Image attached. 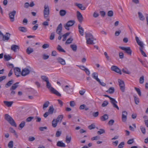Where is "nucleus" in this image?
Instances as JSON below:
<instances>
[{"mask_svg":"<svg viewBox=\"0 0 148 148\" xmlns=\"http://www.w3.org/2000/svg\"><path fill=\"white\" fill-rule=\"evenodd\" d=\"M46 82V86L47 88L52 93L55 94L58 96H61V94L57 90H55L53 87H51V84L49 82V80Z\"/></svg>","mask_w":148,"mask_h":148,"instance_id":"1","label":"nucleus"},{"mask_svg":"<svg viewBox=\"0 0 148 148\" xmlns=\"http://www.w3.org/2000/svg\"><path fill=\"white\" fill-rule=\"evenodd\" d=\"M85 38L86 40V43L88 44H94L93 40H96L93 37L92 34L90 33H85Z\"/></svg>","mask_w":148,"mask_h":148,"instance_id":"2","label":"nucleus"},{"mask_svg":"<svg viewBox=\"0 0 148 148\" xmlns=\"http://www.w3.org/2000/svg\"><path fill=\"white\" fill-rule=\"evenodd\" d=\"M135 39L138 44L140 46L139 49L142 55L144 57H147L146 54L143 50V43L139 40V38L137 36L136 37Z\"/></svg>","mask_w":148,"mask_h":148,"instance_id":"3","label":"nucleus"},{"mask_svg":"<svg viewBox=\"0 0 148 148\" xmlns=\"http://www.w3.org/2000/svg\"><path fill=\"white\" fill-rule=\"evenodd\" d=\"M4 117L5 119L12 126L15 127H16V124L14 120L8 114H5L4 116Z\"/></svg>","mask_w":148,"mask_h":148,"instance_id":"4","label":"nucleus"},{"mask_svg":"<svg viewBox=\"0 0 148 148\" xmlns=\"http://www.w3.org/2000/svg\"><path fill=\"white\" fill-rule=\"evenodd\" d=\"M44 10H43L44 16L45 18L47 19V21H49L50 19L47 18L49 14V10L48 5H45L44 6Z\"/></svg>","mask_w":148,"mask_h":148,"instance_id":"5","label":"nucleus"},{"mask_svg":"<svg viewBox=\"0 0 148 148\" xmlns=\"http://www.w3.org/2000/svg\"><path fill=\"white\" fill-rule=\"evenodd\" d=\"M19 82H17L15 84H13L12 86L11 87L10 90L11 92L10 94V95L11 96H12L14 95L16 93V92L14 90L16 89L18 86V84Z\"/></svg>","mask_w":148,"mask_h":148,"instance_id":"6","label":"nucleus"},{"mask_svg":"<svg viewBox=\"0 0 148 148\" xmlns=\"http://www.w3.org/2000/svg\"><path fill=\"white\" fill-rule=\"evenodd\" d=\"M119 48L125 51V52L128 54L130 55H131L132 51L130 47L119 46Z\"/></svg>","mask_w":148,"mask_h":148,"instance_id":"7","label":"nucleus"},{"mask_svg":"<svg viewBox=\"0 0 148 148\" xmlns=\"http://www.w3.org/2000/svg\"><path fill=\"white\" fill-rule=\"evenodd\" d=\"M75 23V21L74 20H70L67 23L64 27L66 30H69V27L73 26Z\"/></svg>","mask_w":148,"mask_h":148,"instance_id":"8","label":"nucleus"},{"mask_svg":"<svg viewBox=\"0 0 148 148\" xmlns=\"http://www.w3.org/2000/svg\"><path fill=\"white\" fill-rule=\"evenodd\" d=\"M118 81L120 90L122 92H124L125 90V84L124 82L119 79H118Z\"/></svg>","mask_w":148,"mask_h":148,"instance_id":"9","label":"nucleus"},{"mask_svg":"<svg viewBox=\"0 0 148 148\" xmlns=\"http://www.w3.org/2000/svg\"><path fill=\"white\" fill-rule=\"evenodd\" d=\"M110 102L113 107L116 108L117 110H119V108L118 106H117L116 103H117V102L116 101L115 99L112 97L110 98Z\"/></svg>","mask_w":148,"mask_h":148,"instance_id":"10","label":"nucleus"},{"mask_svg":"<svg viewBox=\"0 0 148 148\" xmlns=\"http://www.w3.org/2000/svg\"><path fill=\"white\" fill-rule=\"evenodd\" d=\"M16 13V11L15 10H13L12 12H9V15L10 21L13 22L14 20V16Z\"/></svg>","mask_w":148,"mask_h":148,"instance_id":"11","label":"nucleus"},{"mask_svg":"<svg viewBox=\"0 0 148 148\" xmlns=\"http://www.w3.org/2000/svg\"><path fill=\"white\" fill-rule=\"evenodd\" d=\"M111 69L112 71L119 74L120 75L122 74L121 70L117 66H112L111 67Z\"/></svg>","mask_w":148,"mask_h":148,"instance_id":"12","label":"nucleus"},{"mask_svg":"<svg viewBox=\"0 0 148 148\" xmlns=\"http://www.w3.org/2000/svg\"><path fill=\"white\" fill-rule=\"evenodd\" d=\"M127 113L126 111H123L122 114V120L123 122H125L127 119Z\"/></svg>","mask_w":148,"mask_h":148,"instance_id":"13","label":"nucleus"},{"mask_svg":"<svg viewBox=\"0 0 148 148\" xmlns=\"http://www.w3.org/2000/svg\"><path fill=\"white\" fill-rule=\"evenodd\" d=\"M15 74L17 77L20 76L21 74V69L18 67H15L14 68Z\"/></svg>","mask_w":148,"mask_h":148,"instance_id":"14","label":"nucleus"},{"mask_svg":"<svg viewBox=\"0 0 148 148\" xmlns=\"http://www.w3.org/2000/svg\"><path fill=\"white\" fill-rule=\"evenodd\" d=\"M30 72V70L27 68H25L22 70L21 75L23 76H25L28 75Z\"/></svg>","mask_w":148,"mask_h":148,"instance_id":"15","label":"nucleus"},{"mask_svg":"<svg viewBox=\"0 0 148 148\" xmlns=\"http://www.w3.org/2000/svg\"><path fill=\"white\" fill-rule=\"evenodd\" d=\"M77 16L78 21L82 23L83 20V17L79 11L77 12Z\"/></svg>","mask_w":148,"mask_h":148,"instance_id":"16","label":"nucleus"},{"mask_svg":"<svg viewBox=\"0 0 148 148\" xmlns=\"http://www.w3.org/2000/svg\"><path fill=\"white\" fill-rule=\"evenodd\" d=\"M62 30V24L60 23L58 26L56 30V32L58 34H61V32Z\"/></svg>","mask_w":148,"mask_h":148,"instance_id":"17","label":"nucleus"},{"mask_svg":"<svg viewBox=\"0 0 148 148\" xmlns=\"http://www.w3.org/2000/svg\"><path fill=\"white\" fill-rule=\"evenodd\" d=\"M58 62L62 65H64L66 64L65 60L60 57H58L56 59Z\"/></svg>","mask_w":148,"mask_h":148,"instance_id":"18","label":"nucleus"},{"mask_svg":"<svg viewBox=\"0 0 148 148\" xmlns=\"http://www.w3.org/2000/svg\"><path fill=\"white\" fill-rule=\"evenodd\" d=\"M10 34L8 33H6L5 35H3V41L8 40L9 39Z\"/></svg>","mask_w":148,"mask_h":148,"instance_id":"19","label":"nucleus"},{"mask_svg":"<svg viewBox=\"0 0 148 148\" xmlns=\"http://www.w3.org/2000/svg\"><path fill=\"white\" fill-rule=\"evenodd\" d=\"M19 47L18 46L16 45H13L11 47V49L14 52L17 51V50H18Z\"/></svg>","mask_w":148,"mask_h":148,"instance_id":"20","label":"nucleus"},{"mask_svg":"<svg viewBox=\"0 0 148 148\" xmlns=\"http://www.w3.org/2000/svg\"><path fill=\"white\" fill-rule=\"evenodd\" d=\"M92 78L96 80L97 82H99V79L98 77V74L97 73H93L92 74Z\"/></svg>","mask_w":148,"mask_h":148,"instance_id":"21","label":"nucleus"},{"mask_svg":"<svg viewBox=\"0 0 148 148\" xmlns=\"http://www.w3.org/2000/svg\"><path fill=\"white\" fill-rule=\"evenodd\" d=\"M56 145L58 147H66L65 144L62 141H58Z\"/></svg>","mask_w":148,"mask_h":148,"instance_id":"22","label":"nucleus"},{"mask_svg":"<svg viewBox=\"0 0 148 148\" xmlns=\"http://www.w3.org/2000/svg\"><path fill=\"white\" fill-rule=\"evenodd\" d=\"M14 82V81L13 79H11V80L9 81L5 85V87L8 88L10 87L11 85L13 84Z\"/></svg>","mask_w":148,"mask_h":148,"instance_id":"23","label":"nucleus"},{"mask_svg":"<svg viewBox=\"0 0 148 148\" xmlns=\"http://www.w3.org/2000/svg\"><path fill=\"white\" fill-rule=\"evenodd\" d=\"M78 29L80 35L82 36L84 35V29L81 27L80 25H78Z\"/></svg>","mask_w":148,"mask_h":148,"instance_id":"24","label":"nucleus"},{"mask_svg":"<svg viewBox=\"0 0 148 148\" xmlns=\"http://www.w3.org/2000/svg\"><path fill=\"white\" fill-rule=\"evenodd\" d=\"M3 103L8 107H11L13 103L12 101H3Z\"/></svg>","mask_w":148,"mask_h":148,"instance_id":"25","label":"nucleus"},{"mask_svg":"<svg viewBox=\"0 0 148 148\" xmlns=\"http://www.w3.org/2000/svg\"><path fill=\"white\" fill-rule=\"evenodd\" d=\"M138 14L140 19L141 21H144L145 19V18L142 13L140 12H139Z\"/></svg>","mask_w":148,"mask_h":148,"instance_id":"26","label":"nucleus"},{"mask_svg":"<svg viewBox=\"0 0 148 148\" xmlns=\"http://www.w3.org/2000/svg\"><path fill=\"white\" fill-rule=\"evenodd\" d=\"M54 110V108L53 106H52L49 107V108L48 110V112L49 114H53V111Z\"/></svg>","mask_w":148,"mask_h":148,"instance_id":"27","label":"nucleus"},{"mask_svg":"<svg viewBox=\"0 0 148 148\" xmlns=\"http://www.w3.org/2000/svg\"><path fill=\"white\" fill-rule=\"evenodd\" d=\"M58 122L56 119H53L52 121V126L54 127H56L57 125Z\"/></svg>","mask_w":148,"mask_h":148,"instance_id":"28","label":"nucleus"},{"mask_svg":"<svg viewBox=\"0 0 148 148\" xmlns=\"http://www.w3.org/2000/svg\"><path fill=\"white\" fill-rule=\"evenodd\" d=\"M49 102L47 101L45 102L43 104V109L44 110H45L49 106Z\"/></svg>","mask_w":148,"mask_h":148,"instance_id":"29","label":"nucleus"},{"mask_svg":"<svg viewBox=\"0 0 148 148\" xmlns=\"http://www.w3.org/2000/svg\"><path fill=\"white\" fill-rule=\"evenodd\" d=\"M25 121H22L19 125V129L20 130H22V128L25 126Z\"/></svg>","mask_w":148,"mask_h":148,"instance_id":"30","label":"nucleus"},{"mask_svg":"<svg viewBox=\"0 0 148 148\" xmlns=\"http://www.w3.org/2000/svg\"><path fill=\"white\" fill-rule=\"evenodd\" d=\"M34 51L33 49L31 47L27 48L26 49V53L28 54H30Z\"/></svg>","mask_w":148,"mask_h":148,"instance_id":"31","label":"nucleus"},{"mask_svg":"<svg viewBox=\"0 0 148 148\" xmlns=\"http://www.w3.org/2000/svg\"><path fill=\"white\" fill-rule=\"evenodd\" d=\"M76 5L77 6L79 9L82 10H85L86 8L83 7L82 5L80 3H76Z\"/></svg>","mask_w":148,"mask_h":148,"instance_id":"32","label":"nucleus"},{"mask_svg":"<svg viewBox=\"0 0 148 148\" xmlns=\"http://www.w3.org/2000/svg\"><path fill=\"white\" fill-rule=\"evenodd\" d=\"M57 49L60 52H63L64 53L66 52L65 50L62 49L61 46L59 45L58 46Z\"/></svg>","mask_w":148,"mask_h":148,"instance_id":"33","label":"nucleus"},{"mask_svg":"<svg viewBox=\"0 0 148 148\" xmlns=\"http://www.w3.org/2000/svg\"><path fill=\"white\" fill-rule=\"evenodd\" d=\"M114 89L113 87H111L109 88L108 90H107L106 92L110 94H112L114 92Z\"/></svg>","mask_w":148,"mask_h":148,"instance_id":"34","label":"nucleus"},{"mask_svg":"<svg viewBox=\"0 0 148 148\" xmlns=\"http://www.w3.org/2000/svg\"><path fill=\"white\" fill-rule=\"evenodd\" d=\"M108 116L107 114H105L101 117V119L102 121H105L108 119Z\"/></svg>","mask_w":148,"mask_h":148,"instance_id":"35","label":"nucleus"},{"mask_svg":"<svg viewBox=\"0 0 148 148\" xmlns=\"http://www.w3.org/2000/svg\"><path fill=\"white\" fill-rule=\"evenodd\" d=\"M66 10H61L60 11V14L62 16H64L66 14Z\"/></svg>","mask_w":148,"mask_h":148,"instance_id":"36","label":"nucleus"},{"mask_svg":"<svg viewBox=\"0 0 148 148\" xmlns=\"http://www.w3.org/2000/svg\"><path fill=\"white\" fill-rule=\"evenodd\" d=\"M70 47L75 52L76 51L77 49L76 45L75 44L71 45H70Z\"/></svg>","mask_w":148,"mask_h":148,"instance_id":"37","label":"nucleus"},{"mask_svg":"<svg viewBox=\"0 0 148 148\" xmlns=\"http://www.w3.org/2000/svg\"><path fill=\"white\" fill-rule=\"evenodd\" d=\"M18 29L19 31L22 32H25L27 31V28L24 27H19L18 28Z\"/></svg>","mask_w":148,"mask_h":148,"instance_id":"38","label":"nucleus"},{"mask_svg":"<svg viewBox=\"0 0 148 148\" xmlns=\"http://www.w3.org/2000/svg\"><path fill=\"white\" fill-rule=\"evenodd\" d=\"M10 131L12 133H13L14 134V135H15L16 137V138L18 137V136L15 130H14L12 128H10Z\"/></svg>","mask_w":148,"mask_h":148,"instance_id":"39","label":"nucleus"},{"mask_svg":"<svg viewBox=\"0 0 148 148\" xmlns=\"http://www.w3.org/2000/svg\"><path fill=\"white\" fill-rule=\"evenodd\" d=\"M70 34V33L69 32H67L65 34L63 35H62V37H63L62 40L63 41H64L66 40V37L69 35Z\"/></svg>","mask_w":148,"mask_h":148,"instance_id":"40","label":"nucleus"},{"mask_svg":"<svg viewBox=\"0 0 148 148\" xmlns=\"http://www.w3.org/2000/svg\"><path fill=\"white\" fill-rule=\"evenodd\" d=\"M63 116L62 115H60L58 116L57 119H56L58 122H61L63 118Z\"/></svg>","mask_w":148,"mask_h":148,"instance_id":"41","label":"nucleus"},{"mask_svg":"<svg viewBox=\"0 0 148 148\" xmlns=\"http://www.w3.org/2000/svg\"><path fill=\"white\" fill-rule=\"evenodd\" d=\"M41 79L44 81L45 82H46L49 81V79L45 75H42L41 76Z\"/></svg>","mask_w":148,"mask_h":148,"instance_id":"42","label":"nucleus"},{"mask_svg":"<svg viewBox=\"0 0 148 148\" xmlns=\"http://www.w3.org/2000/svg\"><path fill=\"white\" fill-rule=\"evenodd\" d=\"M71 137L70 136H66V142L67 143H69L71 142Z\"/></svg>","mask_w":148,"mask_h":148,"instance_id":"43","label":"nucleus"},{"mask_svg":"<svg viewBox=\"0 0 148 148\" xmlns=\"http://www.w3.org/2000/svg\"><path fill=\"white\" fill-rule=\"evenodd\" d=\"M4 58L5 61H8L11 59V57L9 55H4Z\"/></svg>","mask_w":148,"mask_h":148,"instance_id":"44","label":"nucleus"},{"mask_svg":"<svg viewBox=\"0 0 148 148\" xmlns=\"http://www.w3.org/2000/svg\"><path fill=\"white\" fill-rule=\"evenodd\" d=\"M73 39L72 37H70L67 39L66 42V44H69L72 42Z\"/></svg>","mask_w":148,"mask_h":148,"instance_id":"45","label":"nucleus"},{"mask_svg":"<svg viewBox=\"0 0 148 148\" xmlns=\"http://www.w3.org/2000/svg\"><path fill=\"white\" fill-rule=\"evenodd\" d=\"M140 129L142 133L144 134H145L146 133V130L145 127L142 126H141L140 127Z\"/></svg>","mask_w":148,"mask_h":148,"instance_id":"46","label":"nucleus"},{"mask_svg":"<svg viewBox=\"0 0 148 148\" xmlns=\"http://www.w3.org/2000/svg\"><path fill=\"white\" fill-rule=\"evenodd\" d=\"M122 71L124 73L127 74H130V72L126 69H122Z\"/></svg>","mask_w":148,"mask_h":148,"instance_id":"47","label":"nucleus"},{"mask_svg":"<svg viewBox=\"0 0 148 148\" xmlns=\"http://www.w3.org/2000/svg\"><path fill=\"white\" fill-rule=\"evenodd\" d=\"M8 146L9 148H12L13 147V141L12 140L10 141L8 143Z\"/></svg>","mask_w":148,"mask_h":148,"instance_id":"48","label":"nucleus"},{"mask_svg":"<svg viewBox=\"0 0 148 148\" xmlns=\"http://www.w3.org/2000/svg\"><path fill=\"white\" fill-rule=\"evenodd\" d=\"M144 82V77L143 76H142L140 77L139 79V83L141 84H142Z\"/></svg>","mask_w":148,"mask_h":148,"instance_id":"49","label":"nucleus"},{"mask_svg":"<svg viewBox=\"0 0 148 148\" xmlns=\"http://www.w3.org/2000/svg\"><path fill=\"white\" fill-rule=\"evenodd\" d=\"M113 13L112 10H110L108 12V15L109 17H112L113 16Z\"/></svg>","mask_w":148,"mask_h":148,"instance_id":"50","label":"nucleus"},{"mask_svg":"<svg viewBox=\"0 0 148 148\" xmlns=\"http://www.w3.org/2000/svg\"><path fill=\"white\" fill-rule=\"evenodd\" d=\"M63 89L64 91L67 92L70 89V87L68 85H66Z\"/></svg>","mask_w":148,"mask_h":148,"instance_id":"51","label":"nucleus"},{"mask_svg":"<svg viewBox=\"0 0 148 148\" xmlns=\"http://www.w3.org/2000/svg\"><path fill=\"white\" fill-rule=\"evenodd\" d=\"M125 143L124 142H121L119 145L118 148H123L124 145Z\"/></svg>","mask_w":148,"mask_h":148,"instance_id":"52","label":"nucleus"},{"mask_svg":"<svg viewBox=\"0 0 148 148\" xmlns=\"http://www.w3.org/2000/svg\"><path fill=\"white\" fill-rule=\"evenodd\" d=\"M55 36V32H53L51 34L49 38L51 40H53Z\"/></svg>","mask_w":148,"mask_h":148,"instance_id":"53","label":"nucleus"},{"mask_svg":"<svg viewBox=\"0 0 148 148\" xmlns=\"http://www.w3.org/2000/svg\"><path fill=\"white\" fill-rule=\"evenodd\" d=\"M108 104V101H103V103L102 104V106L103 107L106 106Z\"/></svg>","mask_w":148,"mask_h":148,"instance_id":"54","label":"nucleus"},{"mask_svg":"<svg viewBox=\"0 0 148 148\" xmlns=\"http://www.w3.org/2000/svg\"><path fill=\"white\" fill-rule=\"evenodd\" d=\"M134 88L135 90H136V91H137L138 95L140 96L141 95V93L140 89L136 87H135Z\"/></svg>","mask_w":148,"mask_h":148,"instance_id":"55","label":"nucleus"},{"mask_svg":"<svg viewBox=\"0 0 148 148\" xmlns=\"http://www.w3.org/2000/svg\"><path fill=\"white\" fill-rule=\"evenodd\" d=\"M105 132L104 130L103 129H100L99 130V131L97 132V134H101L104 133Z\"/></svg>","mask_w":148,"mask_h":148,"instance_id":"56","label":"nucleus"},{"mask_svg":"<svg viewBox=\"0 0 148 148\" xmlns=\"http://www.w3.org/2000/svg\"><path fill=\"white\" fill-rule=\"evenodd\" d=\"M62 134V132L61 131H57L56 134V137H59Z\"/></svg>","mask_w":148,"mask_h":148,"instance_id":"57","label":"nucleus"},{"mask_svg":"<svg viewBox=\"0 0 148 148\" xmlns=\"http://www.w3.org/2000/svg\"><path fill=\"white\" fill-rule=\"evenodd\" d=\"M34 118V117L33 116H29L26 119V121L27 122H30L32 119Z\"/></svg>","mask_w":148,"mask_h":148,"instance_id":"58","label":"nucleus"},{"mask_svg":"<svg viewBox=\"0 0 148 148\" xmlns=\"http://www.w3.org/2000/svg\"><path fill=\"white\" fill-rule=\"evenodd\" d=\"M49 56L46 55L45 54H44L42 55V58L43 59L46 60L49 58Z\"/></svg>","mask_w":148,"mask_h":148,"instance_id":"59","label":"nucleus"},{"mask_svg":"<svg viewBox=\"0 0 148 148\" xmlns=\"http://www.w3.org/2000/svg\"><path fill=\"white\" fill-rule=\"evenodd\" d=\"M95 128V126L94 125L91 124V125H89L88 126V128L90 129L91 130L92 129H94Z\"/></svg>","mask_w":148,"mask_h":148,"instance_id":"60","label":"nucleus"},{"mask_svg":"<svg viewBox=\"0 0 148 148\" xmlns=\"http://www.w3.org/2000/svg\"><path fill=\"white\" fill-rule=\"evenodd\" d=\"M134 142V139H131L129 140L127 142V144H132Z\"/></svg>","mask_w":148,"mask_h":148,"instance_id":"61","label":"nucleus"},{"mask_svg":"<svg viewBox=\"0 0 148 148\" xmlns=\"http://www.w3.org/2000/svg\"><path fill=\"white\" fill-rule=\"evenodd\" d=\"M134 101L135 103L136 104H138L139 103V99L136 97H134Z\"/></svg>","mask_w":148,"mask_h":148,"instance_id":"62","label":"nucleus"},{"mask_svg":"<svg viewBox=\"0 0 148 148\" xmlns=\"http://www.w3.org/2000/svg\"><path fill=\"white\" fill-rule=\"evenodd\" d=\"M39 130L41 131H44L45 130H46L47 129V127H39Z\"/></svg>","mask_w":148,"mask_h":148,"instance_id":"63","label":"nucleus"},{"mask_svg":"<svg viewBox=\"0 0 148 148\" xmlns=\"http://www.w3.org/2000/svg\"><path fill=\"white\" fill-rule=\"evenodd\" d=\"M49 47V45L48 44H44L42 46V48L44 49H46V48Z\"/></svg>","mask_w":148,"mask_h":148,"instance_id":"64","label":"nucleus"}]
</instances>
